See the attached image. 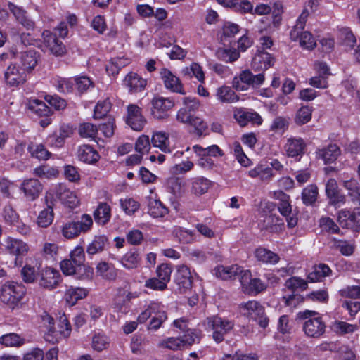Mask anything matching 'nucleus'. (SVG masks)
Wrapping results in <instances>:
<instances>
[{"label": "nucleus", "mask_w": 360, "mask_h": 360, "mask_svg": "<svg viewBox=\"0 0 360 360\" xmlns=\"http://www.w3.org/2000/svg\"><path fill=\"white\" fill-rule=\"evenodd\" d=\"M154 315L150 321L147 329L151 331H157L162 324L167 319L164 306L159 302L150 301L144 307V309L139 314L137 322L144 323L150 317Z\"/></svg>", "instance_id": "1"}, {"label": "nucleus", "mask_w": 360, "mask_h": 360, "mask_svg": "<svg viewBox=\"0 0 360 360\" xmlns=\"http://www.w3.org/2000/svg\"><path fill=\"white\" fill-rule=\"evenodd\" d=\"M297 316L304 320L302 330L307 337L319 338L325 333L326 325L319 312L307 309L300 311Z\"/></svg>", "instance_id": "2"}, {"label": "nucleus", "mask_w": 360, "mask_h": 360, "mask_svg": "<svg viewBox=\"0 0 360 360\" xmlns=\"http://www.w3.org/2000/svg\"><path fill=\"white\" fill-rule=\"evenodd\" d=\"M57 200L71 209L78 207L80 204L77 195L61 183L53 185L45 195V201H50L51 204H54Z\"/></svg>", "instance_id": "3"}, {"label": "nucleus", "mask_w": 360, "mask_h": 360, "mask_svg": "<svg viewBox=\"0 0 360 360\" xmlns=\"http://www.w3.org/2000/svg\"><path fill=\"white\" fill-rule=\"evenodd\" d=\"M240 314L248 319L257 322L259 326L266 328L269 325V319L265 313L264 307L257 300H252L242 302L239 306Z\"/></svg>", "instance_id": "4"}, {"label": "nucleus", "mask_w": 360, "mask_h": 360, "mask_svg": "<svg viewBox=\"0 0 360 360\" xmlns=\"http://www.w3.org/2000/svg\"><path fill=\"white\" fill-rule=\"evenodd\" d=\"M0 300L12 310L18 307L20 302L23 298L25 287L13 281H7L1 287Z\"/></svg>", "instance_id": "5"}, {"label": "nucleus", "mask_w": 360, "mask_h": 360, "mask_svg": "<svg viewBox=\"0 0 360 360\" xmlns=\"http://www.w3.org/2000/svg\"><path fill=\"white\" fill-rule=\"evenodd\" d=\"M207 330L212 331V338L217 343H220L224 337L230 333L234 327L232 321L218 316L208 317L204 321Z\"/></svg>", "instance_id": "6"}, {"label": "nucleus", "mask_w": 360, "mask_h": 360, "mask_svg": "<svg viewBox=\"0 0 360 360\" xmlns=\"http://www.w3.org/2000/svg\"><path fill=\"white\" fill-rule=\"evenodd\" d=\"M93 226V220L89 214L82 215L80 221H70L61 226V233L66 239H72L79 236L83 232L89 231Z\"/></svg>", "instance_id": "7"}, {"label": "nucleus", "mask_w": 360, "mask_h": 360, "mask_svg": "<svg viewBox=\"0 0 360 360\" xmlns=\"http://www.w3.org/2000/svg\"><path fill=\"white\" fill-rule=\"evenodd\" d=\"M4 246L6 252L14 257L15 266H22L23 257L30 251L29 244L21 239L9 236L5 238Z\"/></svg>", "instance_id": "8"}, {"label": "nucleus", "mask_w": 360, "mask_h": 360, "mask_svg": "<svg viewBox=\"0 0 360 360\" xmlns=\"http://www.w3.org/2000/svg\"><path fill=\"white\" fill-rule=\"evenodd\" d=\"M72 332L71 325L65 314L59 317L57 328H50L45 333L44 337L46 341L52 343L58 342L63 339L70 337Z\"/></svg>", "instance_id": "9"}, {"label": "nucleus", "mask_w": 360, "mask_h": 360, "mask_svg": "<svg viewBox=\"0 0 360 360\" xmlns=\"http://www.w3.org/2000/svg\"><path fill=\"white\" fill-rule=\"evenodd\" d=\"M264 81L263 73L254 75L250 70H244L233 78L232 86L237 91H245L248 86H257L262 84Z\"/></svg>", "instance_id": "10"}, {"label": "nucleus", "mask_w": 360, "mask_h": 360, "mask_svg": "<svg viewBox=\"0 0 360 360\" xmlns=\"http://www.w3.org/2000/svg\"><path fill=\"white\" fill-rule=\"evenodd\" d=\"M273 198L279 201L278 209L281 215L286 218L288 226L293 228L297 224V219L291 217L292 206L290 202V196L282 191H276L273 193Z\"/></svg>", "instance_id": "11"}, {"label": "nucleus", "mask_w": 360, "mask_h": 360, "mask_svg": "<svg viewBox=\"0 0 360 360\" xmlns=\"http://www.w3.org/2000/svg\"><path fill=\"white\" fill-rule=\"evenodd\" d=\"M125 121L128 126L137 131H141L146 123V120L142 115L141 108L135 104L127 106Z\"/></svg>", "instance_id": "12"}, {"label": "nucleus", "mask_w": 360, "mask_h": 360, "mask_svg": "<svg viewBox=\"0 0 360 360\" xmlns=\"http://www.w3.org/2000/svg\"><path fill=\"white\" fill-rule=\"evenodd\" d=\"M27 72L15 63L11 64L4 72V79L7 85L16 87L27 81Z\"/></svg>", "instance_id": "13"}, {"label": "nucleus", "mask_w": 360, "mask_h": 360, "mask_svg": "<svg viewBox=\"0 0 360 360\" xmlns=\"http://www.w3.org/2000/svg\"><path fill=\"white\" fill-rule=\"evenodd\" d=\"M240 281L245 292L248 294L257 295L266 288L264 283L259 278H252L250 270H245L242 271V276L240 278Z\"/></svg>", "instance_id": "14"}, {"label": "nucleus", "mask_w": 360, "mask_h": 360, "mask_svg": "<svg viewBox=\"0 0 360 360\" xmlns=\"http://www.w3.org/2000/svg\"><path fill=\"white\" fill-rule=\"evenodd\" d=\"M43 47L56 56H63L66 51L63 44L49 30L42 32Z\"/></svg>", "instance_id": "15"}, {"label": "nucleus", "mask_w": 360, "mask_h": 360, "mask_svg": "<svg viewBox=\"0 0 360 360\" xmlns=\"http://www.w3.org/2000/svg\"><path fill=\"white\" fill-rule=\"evenodd\" d=\"M152 115L156 119H164L167 116V111L174 106V101L171 98L155 97L152 100Z\"/></svg>", "instance_id": "16"}, {"label": "nucleus", "mask_w": 360, "mask_h": 360, "mask_svg": "<svg viewBox=\"0 0 360 360\" xmlns=\"http://www.w3.org/2000/svg\"><path fill=\"white\" fill-rule=\"evenodd\" d=\"M233 117L241 127L246 126L249 122L260 125L263 121L262 117L257 112L248 111L241 108H236L233 110Z\"/></svg>", "instance_id": "17"}, {"label": "nucleus", "mask_w": 360, "mask_h": 360, "mask_svg": "<svg viewBox=\"0 0 360 360\" xmlns=\"http://www.w3.org/2000/svg\"><path fill=\"white\" fill-rule=\"evenodd\" d=\"M20 189L28 200L33 201L38 198L42 192L43 185L38 179H27L22 182Z\"/></svg>", "instance_id": "18"}, {"label": "nucleus", "mask_w": 360, "mask_h": 360, "mask_svg": "<svg viewBox=\"0 0 360 360\" xmlns=\"http://www.w3.org/2000/svg\"><path fill=\"white\" fill-rule=\"evenodd\" d=\"M39 285L44 288H55L60 281V273L52 268L46 267L39 273Z\"/></svg>", "instance_id": "19"}, {"label": "nucleus", "mask_w": 360, "mask_h": 360, "mask_svg": "<svg viewBox=\"0 0 360 360\" xmlns=\"http://www.w3.org/2000/svg\"><path fill=\"white\" fill-rule=\"evenodd\" d=\"M160 75L165 86L167 89L181 94H185L183 85L179 77L174 75L169 70L166 68L162 69L160 71Z\"/></svg>", "instance_id": "20"}, {"label": "nucleus", "mask_w": 360, "mask_h": 360, "mask_svg": "<svg viewBox=\"0 0 360 360\" xmlns=\"http://www.w3.org/2000/svg\"><path fill=\"white\" fill-rule=\"evenodd\" d=\"M306 143L300 137H290L287 139L284 150L288 157L295 158L304 153Z\"/></svg>", "instance_id": "21"}, {"label": "nucleus", "mask_w": 360, "mask_h": 360, "mask_svg": "<svg viewBox=\"0 0 360 360\" xmlns=\"http://www.w3.org/2000/svg\"><path fill=\"white\" fill-rule=\"evenodd\" d=\"M290 35V39L294 41H299L300 46L303 49L311 50L316 45L314 37L308 31L292 30Z\"/></svg>", "instance_id": "22"}, {"label": "nucleus", "mask_w": 360, "mask_h": 360, "mask_svg": "<svg viewBox=\"0 0 360 360\" xmlns=\"http://www.w3.org/2000/svg\"><path fill=\"white\" fill-rule=\"evenodd\" d=\"M325 190L330 204L337 206L345 203V196L340 193L338 185L335 179H328L326 184Z\"/></svg>", "instance_id": "23"}, {"label": "nucleus", "mask_w": 360, "mask_h": 360, "mask_svg": "<svg viewBox=\"0 0 360 360\" xmlns=\"http://www.w3.org/2000/svg\"><path fill=\"white\" fill-rule=\"evenodd\" d=\"M147 81L136 72H129L124 79V85L131 93H138L143 91Z\"/></svg>", "instance_id": "24"}, {"label": "nucleus", "mask_w": 360, "mask_h": 360, "mask_svg": "<svg viewBox=\"0 0 360 360\" xmlns=\"http://www.w3.org/2000/svg\"><path fill=\"white\" fill-rule=\"evenodd\" d=\"M140 252L136 249L127 251L120 259V263L126 269L131 270L137 269L141 263Z\"/></svg>", "instance_id": "25"}, {"label": "nucleus", "mask_w": 360, "mask_h": 360, "mask_svg": "<svg viewBox=\"0 0 360 360\" xmlns=\"http://www.w3.org/2000/svg\"><path fill=\"white\" fill-rule=\"evenodd\" d=\"M248 176L252 179H257L262 182H269L275 176L269 166L258 164L248 172Z\"/></svg>", "instance_id": "26"}, {"label": "nucleus", "mask_w": 360, "mask_h": 360, "mask_svg": "<svg viewBox=\"0 0 360 360\" xmlns=\"http://www.w3.org/2000/svg\"><path fill=\"white\" fill-rule=\"evenodd\" d=\"M340 153V149L336 144H329L326 147L319 148L316 152V157L321 159L325 164L334 162Z\"/></svg>", "instance_id": "27"}, {"label": "nucleus", "mask_w": 360, "mask_h": 360, "mask_svg": "<svg viewBox=\"0 0 360 360\" xmlns=\"http://www.w3.org/2000/svg\"><path fill=\"white\" fill-rule=\"evenodd\" d=\"M77 158L84 163L94 164L99 160L100 155L92 146L84 144L78 147Z\"/></svg>", "instance_id": "28"}, {"label": "nucleus", "mask_w": 360, "mask_h": 360, "mask_svg": "<svg viewBox=\"0 0 360 360\" xmlns=\"http://www.w3.org/2000/svg\"><path fill=\"white\" fill-rule=\"evenodd\" d=\"M176 281L179 288L183 289L184 292L191 288L193 278L191 270L187 266L181 265L178 266Z\"/></svg>", "instance_id": "29"}, {"label": "nucleus", "mask_w": 360, "mask_h": 360, "mask_svg": "<svg viewBox=\"0 0 360 360\" xmlns=\"http://www.w3.org/2000/svg\"><path fill=\"white\" fill-rule=\"evenodd\" d=\"M8 9L15 16V19L27 30L32 29L34 22L27 15V12L20 6L15 5L13 3H8Z\"/></svg>", "instance_id": "30"}, {"label": "nucleus", "mask_w": 360, "mask_h": 360, "mask_svg": "<svg viewBox=\"0 0 360 360\" xmlns=\"http://www.w3.org/2000/svg\"><path fill=\"white\" fill-rule=\"evenodd\" d=\"M274 65V59L265 51H259L253 58L252 67L255 70H264Z\"/></svg>", "instance_id": "31"}, {"label": "nucleus", "mask_w": 360, "mask_h": 360, "mask_svg": "<svg viewBox=\"0 0 360 360\" xmlns=\"http://www.w3.org/2000/svg\"><path fill=\"white\" fill-rule=\"evenodd\" d=\"M244 271L238 265L230 266H219L214 270V274L224 280L235 278L236 276H238L240 278L242 276V271Z\"/></svg>", "instance_id": "32"}, {"label": "nucleus", "mask_w": 360, "mask_h": 360, "mask_svg": "<svg viewBox=\"0 0 360 360\" xmlns=\"http://www.w3.org/2000/svg\"><path fill=\"white\" fill-rule=\"evenodd\" d=\"M46 207L39 212L37 218V224L39 227L47 228L53 221L54 212L53 206L54 204H51L50 201L46 202Z\"/></svg>", "instance_id": "33"}, {"label": "nucleus", "mask_w": 360, "mask_h": 360, "mask_svg": "<svg viewBox=\"0 0 360 360\" xmlns=\"http://www.w3.org/2000/svg\"><path fill=\"white\" fill-rule=\"evenodd\" d=\"M95 221L100 225H105L111 218V207L106 202H100L94 212Z\"/></svg>", "instance_id": "34"}, {"label": "nucleus", "mask_w": 360, "mask_h": 360, "mask_svg": "<svg viewBox=\"0 0 360 360\" xmlns=\"http://www.w3.org/2000/svg\"><path fill=\"white\" fill-rule=\"evenodd\" d=\"M38 58L39 56L34 50H28L22 52L20 56L22 68L27 73L31 72L37 65Z\"/></svg>", "instance_id": "35"}, {"label": "nucleus", "mask_w": 360, "mask_h": 360, "mask_svg": "<svg viewBox=\"0 0 360 360\" xmlns=\"http://www.w3.org/2000/svg\"><path fill=\"white\" fill-rule=\"evenodd\" d=\"M151 143L155 148H158L164 153H171L169 134L163 131H155L151 137Z\"/></svg>", "instance_id": "36"}, {"label": "nucleus", "mask_w": 360, "mask_h": 360, "mask_svg": "<svg viewBox=\"0 0 360 360\" xmlns=\"http://www.w3.org/2000/svg\"><path fill=\"white\" fill-rule=\"evenodd\" d=\"M255 257L257 260L266 264H276L280 257L274 252L264 248H258L255 251Z\"/></svg>", "instance_id": "37"}, {"label": "nucleus", "mask_w": 360, "mask_h": 360, "mask_svg": "<svg viewBox=\"0 0 360 360\" xmlns=\"http://www.w3.org/2000/svg\"><path fill=\"white\" fill-rule=\"evenodd\" d=\"M89 293V290L84 288L70 287L65 294L66 302L71 306L75 305L78 300L85 298Z\"/></svg>", "instance_id": "38"}, {"label": "nucleus", "mask_w": 360, "mask_h": 360, "mask_svg": "<svg viewBox=\"0 0 360 360\" xmlns=\"http://www.w3.org/2000/svg\"><path fill=\"white\" fill-rule=\"evenodd\" d=\"M262 229L271 232H280L284 227L282 219L276 214H269L265 217L263 220Z\"/></svg>", "instance_id": "39"}, {"label": "nucleus", "mask_w": 360, "mask_h": 360, "mask_svg": "<svg viewBox=\"0 0 360 360\" xmlns=\"http://www.w3.org/2000/svg\"><path fill=\"white\" fill-rule=\"evenodd\" d=\"M148 212L153 218H160L166 216L169 210L160 200L150 198L148 201Z\"/></svg>", "instance_id": "40"}, {"label": "nucleus", "mask_w": 360, "mask_h": 360, "mask_svg": "<svg viewBox=\"0 0 360 360\" xmlns=\"http://www.w3.org/2000/svg\"><path fill=\"white\" fill-rule=\"evenodd\" d=\"M222 2L224 6L243 13H252L253 11V5L248 0H223Z\"/></svg>", "instance_id": "41"}, {"label": "nucleus", "mask_w": 360, "mask_h": 360, "mask_svg": "<svg viewBox=\"0 0 360 360\" xmlns=\"http://www.w3.org/2000/svg\"><path fill=\"white\" fill-rule=\"evenodd\" d=\"M216 96L217 100L221 103H231L239 101V97L236 94L227 86L219 87L216 91Z\"/></svg>", "instance_id": "42"}, {"label": "nucleus", "mask_w": 360, "mask_h": 360, "mask_svg": "<svg viewBox=\"0 0 360 360\" xmlns=\"http://www.w3.org/2000/svg\"><path fill=\"white\" fill-rule=\"evenodd\" d=\"M182 74L188 78L195 77L200 83L205 82V73L202 67L198 63H192L182 70Z\"/></svg>", "instance_id": "43"}, {"label": "nucleus", "mask_w": 360, "mask_h": 360, "mask_svg": "<svg viewBox=\"0 0 360 360\" xmlns=\"http://www.w3.org/2000/svg\"><path fill=\"white\" fill-rule=\"evenodd\" d=\"M96 273L103 278L108 281H113L117 276V270L113 265L102 262L96 266Z\"/></svg>", "instance_id": "44"}, {"label": "nucleus", "mask_w": 360, "mask_h": 360, "mask_svg": "<svg viewBox=\"0 0 360 360\" xmlns=\"http://www.w3.org/2000/svg\"><path fill=\"white\" fill-rule=\"evenodd\" d=\"M197 156H205L217 158L224 155L223 150L217 145H212L207 148H202L199 145H195L192 148Z\"/></svg>", "instance_id": "45"}, {"label": "nucleus", "mask_w": 360, "mask_h": 360, "mask_svg": "<svg viewBox=\"0 0 360 360\" xmlns=\"http://www.w3.org/2000/svg\"><path fill=\"white\" fill-rule=\"evenodd\" d=\"M313 108L309 105H302L295 112L294 122L302 126L308 123L312 117Z\"/></svg>", "instance_id": "46"}, {"label": "nucleus", "mask_w": 360, "mask_h": 360, "mask_svg": "<svg viewBox=\"0 0 360 360\" xmlns=\"http://www.w3.org/2000/svg\"><path fill=\"white\" fill-rule=\"evenodd\" d=\"M53 84L61 93H71L74 90V78L57 77L53 79Z\"/></svg>", "instance_id": "47"}, {"label": "nucleus", "mask_w": 360, "mask_h": 360, "mask_svg": "<svg viewBox=\"0 0 360 360\" xmlns=\"http://www.w3.org/2000/svg\"><path fill=\"white\" fill-rule=\"evenodd\" d=\"M108 244V238L105 236H95L94 239L89 244L86 252L89 255H95L104 250Z\"/></svg>", "instance_id": "48"}, {"label": "nucleus", "mask_w": 360, "mask_h": 360, "mask_svg": "<svg viewBox=\"0 0 360 360\" xmlns=\"http://www.w3.org/2000/svg\"><path fill=\"white\" fill-rule=\"evenodd\" d=\"M210 186V181L204 177H197L192 180L191 192L195 195L205 193Z\"/></svg>", "instance_id": "49"}, {"label": "nucleus", "mask_w": 360, "mask_h": 360, "mask_svg": "<svg viewBox=\"0 0 360 360\" xmlns=\"http://www.w3.org/2000/svg\"><path fill=\"white\" fill-rule=\"evenodd\" d=\"M28 108L38 116H48L50 109L46 103L38 99H30L28 102Z\"/></svg>", "instance_id": "50"}, {"label": "nucleus", "mask_w": 360, "mask_h": 360, "mask_svg": "<svg viewBox=\"0 0 360 360\" xmlns=\"http://www.w3.org/2000/svg\"><path fill=\"white\" fill-rule=\"evenodd\" d=\"M27 149L32 157L40 160H46L51 156V153L46 149L43 144H35L31 143Z\"/></svg>", "instance_id": "51"}, {"label": "nucleus", "mask_w": 360, "mask_h": 360, "mask_svg": "<svg viewBox=\"0 0 360 360\" xmlns=\"http://www.w3.org/2000/svg\"><path fill=\"white\" fill-rule=\"evenodd\" d=\"M98 133L97 127L90 122L81 123L78 127V134L84 139L93 140Z\"/></svg>", "instance_id": "52"}, {"label": "nucleus", "mask_w": 360, "mask_h": 360, "mask_svg": "<svg viewBox=\"0 0 360 360\" xmlns=\"http://www.w3.org/2000/svg\"><path fill=\"white\" fill-rule=\"evenodd\" d=\"M330 272L331 270L327 265L321 264L315 266L314 271L309 274L308 279L311 282L320 281L322 278L329 276Z\"/></svg>", "instance_id": "53"}, {"label": "nucleus", "mask_w": 360, "mask_h": 360, "mask_svg": "<svg viewBox=\"0 0 360 360\" xmlns=\"http://www.w3.org/2000/svg\"><path fill=\"white\" fill-rule=\"evenodd\" d=\"M25 342V339L16 333L6 334L0 338V343L6 347H20Z\"/></svg>", "instance_id": "54"}, {"label": "nucleus", "mask_w": 360, "mask_h": 360, "mask_svg": "<svg viewBox=\"0 0 360 360\" xmlns=\"http://www.w3.org/2000/svg\"><path fill=\"white\" fill-rule=\"evenodd\" d=\"M39 267L37 266H31L25 264L21 269V276L24 282L32 283L34 282L38 274H39Z\"/></svg>", "instance_id": "55"}, {"label": "nucleus", "mask_w": 360, "mask_h": 360, "mask_svg": "<svg viewBox=\"0 0 360 360\" xmlns=\"http://www.w3.org/2000/svg\"><path fill=\"white\" fill-rule=\"evenodd\" d=\"M75 277L82 281H90L94 276V269L84 263L76 264Z\"/></svg>", "instance_id": "56"}, {"label": "nucleus", "mask_w": 360, "mask_h": 360, "mask_svg": "<svg viewBox=\"0 0 360 360\" xmlns=\"http://www.w3.org/2000/svg\"><path fill=\"white\" fill-rule=\"evenodd\" d=\"M217 56L226 63H233L239 58L240 53L236 49H219Z\"/></svg>", "instance_id": "57"}, {"label": "nucleus", "mask_w": 360, "mask_h": 360, "mask_svg": "<svg viewBox=\"0 0 360 360\" xmlns=\"http://www.w3.org/2000/svg\"><path fill=\"white\" fill-rule=\"evenodd\" d=\"M184 347L191 346L193 344L199 342L200 339V332L196 329L189 328L184 335L180 337Z\"/></svg>", "instance_id": "58"}, {"label": "nucleus", "mask_w": 360, "mask_h": 360, "mask_svg": "<svg viewBox=\"0 0 360 360\" xmlns=\"http://www.w3.org/2000/svg\"><path fill=\"white\" fill-rule=\"evenodd\" d=\"M318 196V188L316 185L311 184L307 186L302 193V198L305 205L313 204Z\"/></svg>", "instance_id": "59"}, {"label": "nucleus", "mask_w": 360, "mask_h": 360, "mask_svg": "<svg viewBox=\"0 0 360 360\" xmlns=\"http://www.w3.org/2000/svg\"><path fill=\"white\" fill-rule=\"evenodd\" d=\"M289 127V122L288 118L283 116H277L276 117L271 125H270V131L274 133H284Z\"/></svg>", "instance_id": "60"}, {"label": "nucleus", "mask_w": 360, "mask_h": 360, "mask_svg": "<svg viewBox=\"0 0 360 360\" xmlns=\"http://www.w3.org/2000/svg\"><path fill=\"white\" fill-rule=\"evenodd\" d=\"M112 104L109 98L100 100L94 108V117L101 119L110 111Z\"/></svg>", "instance_id": "61"}, {"label": "nucleus", "mask_w": 360, "mask_h": 360, "mask_svg": "<svg viewBox=\"0 0 360 360\" xmlns=\"http://www.w3.org/2000/svg\"><path fill=\"white\" fill-rule=\"evenodd\" d=\"M79 94H84L94 86L93 82L86 76H79L74 78V86Z\"/></svg>", "instance_id": "62"}, {"label": "nucleus", "mask_w": 360, "mask_h": 360, "mask_svg": "<svg viewBox=\"0 0 360 360\" xmlns=\"http://www.w3.org/2000/svg\"><path fill=\"white\" fill-rule=\"evenodd\" d=\"M158 347L171 350L181 349L184 347L181 339L179 337H171L160 341Z\"/></svg>", "instance_id": "63"}, {"label": "nucleus", "mask_w": 360, "mask_h": 360, "mask_svg": "<svg viewBox=\"0 0 360 360\" xmlns=\"http://www.w3.org/2000/svg\"><path fill=\"white\" fill-rule=\"evenodd\" d=\"M33 173L41 179H52L56 178L58 175V170L53 167L41 166L36 167Z\"/></svg>", "instance_id": "64"}]
</instances>
